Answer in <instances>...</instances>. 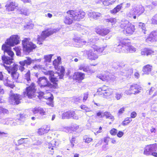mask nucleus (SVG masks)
<instances>
[{"label": "nucleus", "mask_w": 157, "mask_h": 157, "mask_svg": "<svg viewBox=\"0 0 157 157\" xmlns=\"http://www.w3.org/2000/svg\"><path fill=\"white\" fill-rule=\"evenodd\" d=\"M67 15L65 16L63 23L67 25L72 24L74 21H80L84 18L85 15V12L82 10H70L66 12Z\"/></svg>", "instance_id": "nucleus-1"}, {"label": "nucleus", "mask_w": 157, "mask_h": 157, "mask_svg": "<svg viewBox=\"0 0 157 157\" xmlns=\"http://www.w3.org/2000/svg\"><path fill=\"white\" fill-rule=\"evenodd\" d=\"M116 51L118 52L126 50L129 52H134L136 51V48L131 45L130 39L124 38L119 40L115 47Z\"/></svg>", "instance_id": "nucleus-2"}, {"label": "nucleus", "mask_w": 157, "mask_h": 157, "mask_svg": "<svg viewBox=\"0 0 157 157\" xmlns=\"http://www.w3.org/2000/svg\"><path fill=\"white\" fill-rule=\"evenodd\" d=\"M105 49V47H100L96 45H93L91 49L86 51L87 58L91 60L97 59L98 57V54L102 52Z\"/></svg>", "instance_id": "nucleus-3"}, {"label": "nucleus", "mask_w": 157, "mask_h": 157, "mask_svg": "<svg viewBox=\"0 0 157 157\" xmlns=\"http://www.w3.org/2000/svg\"><path fill=\"white\" fill-rule=\"evenodd\" d=\"M120 27L121 29H123V31L124 33L127 36L132 35L135 30V25L127 20L121 21Z\"/></svg>", "instance_id": "nucleus-4"}, {"label": "nucleus", "mask_w": 157, "mask_h": 157, "mask_svg": "<svg viewBox=\"0 0 157 157\" xmlns=\"http://www.w3.org/2000/svg\"><path fill=\"white\" fill-rule=\"evenodd\" d=\"M59 29H52L48 28L42 31L40 36H38L37 38V43L39 44H42V42L47 37L52 35L54 33L57 32Z\"/></svg>", "instance_id": "nucleus-5"}, {"label": "nucleus", "mask_w": 157, "mask_h": 157, "mask_svg": "<svg viewBox=\"0 0 157 157\" xmlns=\"http://www.w3.org/2000/svg\"><path fill=\"white\" fill-rule=\"evenodd\" d=\"M97 93L98 94L103 95L104 98H107L113 94V90L109 86L103 85L98 89Z\"/></svg>", "instance_id": "nucleus-6"}, {"label": "nucleus", "mask_w": 157, "mask_h": 157, "mask_svg": "<svg viewBox=\"0 0 157 157\" xmlns=\"http://www.w3.org/2000/svg\"><path fill=\"white\" fill-rule=\"evenodd\" d=\"M21 95L18 94H14L12 90L10 91L8 98L9 103L12 105H17L21 103Z\"/></svg>", "instance_id": "nucleus-7"}, {"label": "nucleus", "mask_w": 157, "mask_h": 157, "mask_svg": "<svg viewBox=\"0 0 157 157\" xmlns=\"http://www.w3.org/2000/svg\"><path fill=\"white\" fill-rule=\"evenodd\" d=\"M35 84L34 82L31 83L30 86L27 87L25 89V91L23 92L24 97L27 96L29 99H31L35 97L36 92Z\"/></svg>", "instance_id": "nucleus-8"}, {"label": "nucleus", "mask_w": 157, "mask_h": 157, "mask_svg": "<svg viewBox=\"0 0 157 157\" xmlns=\"http://www.w3.org/2000/svg\"><path fill=\"white\" fill-rule=\"evenodd\" d=\"M142 90V88L140 85L137 84L133 83L130 86L129 89L126 90L125 93L127 95H136L141 92Z\"/></svg>", "instance_id": "nucleus-9"}, {"label": "nucleus", "mask_w": 157, "mask_h": 157, "mask_svg": "<svg viewBox=\"0 0 157 157\" xmlns=\"http://www.w3.org/2000/svg\"><path fill=\"white\" fill-rule=\"evenodd\" d=\"M30 40V38H25L22 41L23 48L26 51L28 52H31L36 47L35 44L31 42H29Z\"/></svg>", "instance_id": "nucleus-10"}, {"label": "nucleus", "mask_w": 157, "mask_h": 157, "mask_svg": "<svg viewBox=\"0 0 157 157\" xmlns=\"http://www.w3.org/2000/svg\"><path fill=\"white\" fill-rule=\"evenodd\" d=\"M19 37L17 35H13L7 38L3 44L9 46L13 47L18 44L20 43Z\"/></svg>", "instance_id": "nucleus-11"}, {"label": "nucleus", "mask_w": 157, "mask_h": 157, "mask_svg": "<svg viewBox=\"0 0 157 157\" xmlns=\"http://www.w3.org/2000/svg\"><path fill=\"white\" fill-rule=\"evenodd\" d=\"M62 119H69L71 118L78 119V118L76 115L75 111L72 110H69L65 111L62 113L61 115Z\"/></svg>", "instance_id": "nucleus-12"}, {"label": "nucleus", "mask_w": 157, "mask_h": 157, "mask_svg": "<svg viewBox=\"0 0 157 157\" xmlns=\"http://www.w3.org/2000/svg\"><path fill=\"white\" fill-rule=\"evenodd\" d=\"M157 150V144H150L146 145L144 149V154L147 155H151L152 151Z\"/></svg>", "instance_id": "nucleus-13"}, {"label": "nucleus", "mask_w": 157, "mask_h": 157, "mask_svg": "<svg viewBox=\"0 0 157 157\" xmlns=\"http://www.w3.org/2000/svg\"><path fill=\"white\" fill-rule=\"evenodd\" d=\"M39 86L41 88H44L46 87H49L51 83L49 82L48 78L45 76L39 77L37 82Z\"/></svg>", "instance_id": "nucleus-14"}, {"label": "nucleus", "mask_w": 157, "mask_h": 157, "mask_svg": "<svg viewBox=\"0 0 157 157\" xmlns=\"http://www.w3.org/2000/svg\"><path fill=\"white\" fill-rule=\"evenodd\" d=\"M96 116L101 118H103L105 117L106 119H110L112 121H113L114 120V116L110 112L108 111H105L103 113L101 111H99L96 113Z\"/></svg>", "instance_id": "nucleus-15"}, {"label": "nucleus", "mask_w": 157, "mask_h": 157, "mask_svg": "<svg viewBox=\"0 0 157 157\" xmlns=\"http://www.w3.org/2000/svg\"><path fill=\"white\" fill-rule=\"evenodd\" d=\"M95 31L97 34L102 36L107 35L110 32L109 29L104 28L101 26H99L95 28Z\"/></svg>", "instance_id": "nucleus-16"}, {"label": "nucleus", "mask_w": 157, "mask_h": 157, "mask_svg": "<svg viewBox=\"0 0 157 157\" xmlns=\"http://www.w3.org/2000/svg\"><path fill=\"white\" fill-rule=\"evenodd\" d=\"M18 4L13 0H8L5 6L6 10L8 11H13L18 7Z\"/></svg>", "instance_id": "nucleus-17"}, {"label": "nucleus", "mask_w": 157, "mask_h": 157, "mask_svg": "<svg viewBox=\"0 0 157 157\" xmlns=\"http://www.w3.org/2000/svg\"><path fill=\"white\" fill-rule=\"evenodd\" d=\"M26 59L20 61L19 63L20 64L19 67V70L21 72L25 70L24 66L26 65L27 66L30 65L32 63V60L31 58L29 57H26Z\"/></svg>", "instance_id": "nucleus-18"}, {"label": "nucleus", "mask_w": 157, "mask_h": 157, "mask_svg": "<svg viewBox=\"0 0 157 157\" xmlns=\"http://www.w3.org/2000/svg\"><path fill=\"white\" fill-rule=\"evenodd\" d=\"M57 145V142L56 140L53 139L48 144L47 147L48 152L50 154L52 155L54 152V150L56 148Z\"/></svg>", "instance_id": "nucleus-19"}, {"label": "nucleus", "mask_w": 157, "mask_h": 157, "mask_svg": "<svg viewBox=\"0 0 157 157\" xmlns=\"http://www.w3.org/2000/svg\"><path fill=\"white\" fill-rule=\"evenodd\" d=\"M11 47L5 44H3L2 46V50L3 51L4 54L6 53L10 57L13 58L14 54L12 50Z\"/></svg>", "instance_id": "nucleus-20"}, {"label": "nucleus", "mask_w": 157, "mask_h": 157, "mask_svg": "<svg viewBox=\"0 0 157 157\" xmlns=\"http://www.w3.org/2000/svg\"><path fill=\"white\" fill-rule=\"evenodd\" d=\"M97 77L102 81L107 82L111 79V77L110 73L108 72H105L102 73L98 75Z\"/></svg>", "instance_id": "nucleus-21"}, {"label": "nucleus", "mask_w": 157, "mask_h": 157, "mask_svg": "<svg viewBox=\"0 0 157 157\" xmlns=\"http://www.w3.org/2000/svg\"><path fill=\"white\" fill-rule=\"evenodd\" d=\"M50 130V126L49 125H45L38 129L37 133L39 135H42L47 133Z\"/></svg>", "instance_id": "nucleus-22"}, {"label": "nucleus", "mask_w": 157, "mask_h": 157, "mask_svg": "<svg viewBox=\"0 0 157 157\" xmlns=\"http://www.w3.org/2000/svg\"><path fill=\"white\" fill-rule=\"evenodd\" d=\"M85 77L84 73L78 71L76 72L74 74L73 79L77 81L80 82L84 79Z\"/></svg>", "instance_id": "nucleus-23"}, {"label": "nucleus", "mask_w": 157, "mask_h": 157, "mask_svg": "<svg viewBox=\"0 0 157 157\" xmlns=\"http://www.w3.org/2000/svg\"><path fill=\"white\" fill-rule=\"evenodd\" d=\"M3 66L5 69L7 71L9 74H10L11 72H17L18 69H19V66L18 64L14 63L13 64L12 67L11 66H7L5 65H4Z\"/></svg>", "instance_id": "nucleus-24"}, {"label": "nucleus", "mask_w": 157, "mask_h": 157, "mask_svg": "<svg viewBox=\"0 0 157 157\" xmlns=\"http://www.w3.org/2000/svg\"><path fill=\"white\" fill-rule=\"evenodd\" d=\"M31 111L34 114L39 113L41 116L46 114V112L44 109L39 106H36L32 108Z\"/></svg>", "instance_id": "nucleus-25"}, {"label": "nucleus", "mask_w": 157, "mask_h": 157, "mask_svg": "<svg viewBox=\"0 0 157 157\" xmlns=\"http://www.w3.org/2000/svg\"><path fill=\"white\" fill-rule=\"evenodd\" d=\"M146 40L151 42L157 41V31L152 32L147 38Z\"/></svg>", "instance_id": "nucleus-26"}, {"label": "nucleus", "mask_w": 157, "mask_h": 157, "mask_svg": "<svg viewBox=\"0 0 157 157\" xmlns=\"http://www.w3.org/2000/svg\"><path fill=\"white\" fill-rule=\"evenodd\" d=\"M54 76H52L49 78L51 82L52 83V84L51 83V85L49 86V87L55 89L58 87L59 80L58 78Z\"/></svg>", "instance_id": "nucleus-27"}, {"label": "nucleus", "mask_w": 157, "mask_h": 157, "mask_svg": "<svg viewBox=\"0 0 157 157\" xmlns=\"http://www.w3.org/2000/svg\"><path fill=\"white\" fill-rule=\"evenodd\" d=\"M2 59L3 63V66L6 64L7 65H10L13 63V58L11 57H8L6 56L5 55L2 56Z\"/></svg>", "instance_id": "nucleus-28"}, {"label": "nucleus", "mask_w": 157, "mask_h": 157, "mask_svg": "<svg viewBox=\"0 0 157 157\" xmlns=\"http://www.w3.org/2000/svg\"><path fill=\"white\" fill-rule=\"evenodd\" d=\"M136 13L137 17H138L141 15L144 11V8L141 6H136L133 9Z\"/></svg>", "instance_id": "nucleus-29"}, {"label": "nucleus", "mask_w": 157, "mask_h": 157, "mask_svg": "<svg viewBox=\"0 0 157 157\" xmlns=\"http://www.w3.org/2000/svg\"><path fill=\"white\" fill-rule=\"evenodd\" d=\"M152 68L151 65L147 64L143 67L142 70L144 74L148 75L151 72Z\"/></svg>", "instance_id": "nucleus-30"}, {"label": "nucleus", "mask_w": 157, "mask_h": 157, "mask_svg": "<svg viewBox=\"0 0 157 157\" xmlns=\"http://www.w3.org/2000/svg\"><path fill=\"white\" fill-rule=\"evenodd\" d=\"M154 53V51L151 50L147 48H145L143 49L141 52V53L142 55H151Z\"/></svg>", "instance_id": "nucleus-31"}, {"label": "nucleus", "mask_w": 157, "mask_h": 157, "mask_svg": "<svg viewBox=\"0 0 157 157\" xmlns=\"http://www.w3.org/2000/svg\"><path fill=\"white\" fill-rule=\"evenodd\" d=\"M89 16L91 18L96 19L101 15V14L97 12H92L89 13Z\"/></svg>", "instance_id": "nucleus-32"}, {"label": "nucleus", "mask_w": 157, "mask_h": 157, "mask_svg": "<svg viewBox=\"0 0 157 157\" xmlns=\"http://www.w3.org/2000/svg\"><path fill=\"white\" fill-rule=\"evenodd\" d=\"M117 0H101L103 4L107 6L111 5L116 2Z\"/></svg>", "instance_id": "nucleus-33"}, {"label": "nucleus", "mask_w": 157, "mask_h": 157, "mask_svg": "<svg viewBox=\"0 0 157 157\" xmlns=\"http://www.w3.org/2000/svg\"><path fill=\"white\" fill-rule=\"evenodd\" d=\"M127 17L130 18L136 19L137 16L136 13L133 9L130 11L127 14Z\"/></svg>", "instance_id": "nucleus-34"}, {"label": "nucleus", "mask_w": 157, "mask_h": 157, "mask_svg": "<svg viewBox=\"0 0 157 157\" xmlns=\"http://www.w3.org/2000/svg\"><path fill=\"white\" fill-rule=\"evenodd\" d=\"M122 6L121 5H117L112 10H110V12L111 13L115 14L117 12L120 11L121 9Z\"/></svg>", "instance_id": "nucleus-35"}, {"label": "nucleus", "mask_w": 157, "mask_h": 157, "mask_svg": "<svg viewBox=\"0 0 157 157\" xmlns=\"http://www.w3.org/2000/svg\"><path fill=\"white\" fill-rule=\"evenodd\" d=\"M10 74L12 79L13 80L16 81L19 76V73L17 72H11Z\"/></svg>", "instance_id": "nucleus-36"}, {"label": "nucleus", "mask_w": 157, "mask_h": 157, "mask_svg": "<svg viewBox=\"0 0 157 157\" xmlns=\"http://www.w3.org/2000/svg\"><path fill=\"white\" fill-rule=\"evenodd\" d=\"M83 140L85 143L88 144L93 141V139L90 136L86 135L84 136Z\"/></svg>", "instance_id": "nucleus-37"}, {"label": "nucleus", "mask_w": 157, "mask_h": 157, "mask_svg": "<svg viewBox=\"0 0 157 157\" xmlns=\"http://www.w3.org/2000/svg\"><path fill=\"white\" fill-rule=\"evenodd\" d=\"M8 112V110L2 106H0V119L5 114Z\"/></svg>", "instance_id": "nucleus-38"}, {"label": "nucleus", "mask_w": 157, "mask_h": 157, "mask_svg": "<svg viewBox=\"0 0 157 157\" xmlns=\"http://www.w3.org/2000/svg\"><path fill=\"white\" fill-rule=\"evenodd\" d=\"M132 120L130 117H126L122 122L121 124L124 126H125L128 125L132 121Z\"/></svg>", "instance_id": "nucleus-39"}, {"label": "nucleus", "mask_w": 157, "mask_h": 157, "mask_svg": "<svg viewBox=\"0 0 157 157\" xmlns=\"http://www.w3.org/2000/svg\"><path fill=\"white\" fill-rule=\"evenodd\" d=\"M105 21L108 23L110 22L112 25H113L117 22V20L115 18H110L105 19Z\"/></svg>", "instance_id": "nucleus-40"}, {"label": "nucleus", "mask_w": 157, "mask_h": 157, "mask_svg": "<svg viewBox=\"0 0 157 157\" xmlns=\"http://www.w3.org/2000/svg\"><path fill=\"white\" fill-rule=\"evenodd\" d=\"M30 77V70H29L24 75L25 78L27 81L28 82L31 80Z\"/></svg>", "instance_id": "nucleus-41"}, {"label": "nucleus", "mask_w": 157, "mask_h": 157, "mask_svg": "<svg viewBox=\"0 0 157 157\" xmlns=\"http://www.w3.org/2000/svg\"><path fill=\"white\" fill-rule=\"evenodd\" d=\"M123 96V94L121 92H117L115 93L114 98L117 100L121 99Z\"/></svg>", "instance_id": "nucleus-42"}, {"label": "nucleus", "mask_w": 157, "mask_h": 157, "mask_svg": "<svg viewBox=\"0 0 157 157\" xmlns=\"http://www.w3.org/2000/svg\"><path fill=\"white\" fill-rule=\"evenodd\" d=\"M19 118L17 119L20 121H24L26 119V115L24 114H20L19 115Z\"/></svg>", "instance_id": "nucleus-43"}, {"label": "nucleus", "mask_w": 157, "mask_h": 157, "mask_svg": "<svg viewBox=\"0 0 157 157\" xmlns=\"http://www.w3.org/2000/svg\"><path fill=\"white\" fill-rule=\"evenodd\" d=\"M44 74L46 75H49V78L52 76H54V72L52 71H48L43 72Z\"/></svg>", "instance_id": "nucleus-44"}, {"label": "nucleus", "mask_w": 157, "mask_h": 157, "mask_svg": "<svg viewBox=\"0 0 157 157\" xmlns=\"http://www.w3.org/2000/svg\"><path fill=\"white\" fill-rule=\"evenodd\" d=\"M151 23L154 25H157V13L151 19Z\"/></svg>", "instance_id": "nucleus-45"}, {"label": "nucleus", "mask_w": 157, "mask_h": 157, "mask_svg": "<svg viewBox=\"0 0 157 157\" xmlns=\"http://www.w3.org/2000/svg\"><path fill=\"white\" fill-rule=\"evenodd\" d=\"M52 56L53 55L52 54L45 55L44 56V58L46 61L50 62Z\"/></svg>", "instance_id": "nucleus-46"}, {"label": "nucleus", "mask_w": 157, "mask_h": 157, "mask_svg": "<svg viewBox=\"0 0 157 157\" xmlns=\"http://www.w3.org/2000/svg\"><path fill=\"white\" fill-rule=\"evenodd\" d=\"M79 69L81 70H82L83 71L86 72H88L90 71L89 67L88 66L84 67L80 66Z\"/></svg>", "instance_id": "nucleus-47"}, {"label": "nucleus", "mask_w": 157, "mask_h": 157, "mask_svg": "<svg viewBox=\"0 0 157 157\" xmlns=\"http://www.w3.org/2000/svg\"><path fill=\"white\" fill-rule=\"evenodd\" d=\"M13 50L16 52V54L18 56L21 55V48L19 47H15L13 48Z\"/></svg>", "instance_id": "nucleus-48"}, {"label": "nucleus", "mask_w": 157, "mask_h": 157, "mask_svg": "<svg viewBox=\"0 0 157 157\" xmlns=\"http://www.w3.org/2000/svg\"><path fill=\"white\" fill-rule=\"evenodd\" d=\"M117 132V130L115 128H112L109 131L110 134L112 136H115Z\"/></svg>", "instance_id": "nucleus-49"}, {"label": "nucleus", "mask_w": 157, "mask_h": 157, "mask_svg": "<svg viewBox=\"0 0 157 157\" xmlns=\"http://www.w3.org/2000/svg\"><path fill=\"white\" fill-rule=\"evenodd\" d=\"M80 107L81 109L85 110L86 112H89L90 111V108L86 105H81Z\"/></svg>", "instance_id": "nucleus-50"}, {"label": "nucleus", "mask_w": 157, "mask_h": 157, "mask_svg": "<svg viewBox=\"0 0 157 157\" xmlns=\"http://www.w3.org/2000/svg\"><path fill=\"white\" fill-rule=\"evenodd\" d=\"M4 93V91L3 90L1 89L0 87V103H2L3 102V99L2 98V95Z\"/></svg>", "instance_id": "nucleus-51"}, {"label": "nucleus", "mask_w": 157, "mask_h": 157, "mask_svg": "<svg viewBox=\"0 0 157 157\" xmlns=\"http://www.w3.org/2000/svg\"><path fill=\"white\" fill-rule=\"evenodd\" d=\"M125 108L124 107L120 108L118 111L117 114L118 115H120L123 113L125 111Z\"/></svg>", "instance_id": "nucleus-52"}, {"label": "nucleus", "mask_w": 157, "mask_h": 157, "mask_svg": "<svg viewBox=\"0 0 157 157\" xmlns=\"http://www.w3.org/2000/svg\"><path fill=\"white\" fill-rule=\"evenodd\" d=\"M153 88H151L149 91V94L150 95H152V97H153L155 95H156L155 91H154Z\"/></svg>", "instance_id": "nucleus-53"}, {"label": "nucleus", "mask_w": 157, "mask_h": 157, "mask_svg": "<svg viewBox=\"0 0 157 157\" xmlns=\"http://www.w3.org/2000/svg\"><path fill=\"white\" fill-rule=\"evenodd\" d=\"M83 95L82 101L83 102H85L88 98V94L87 93H85Z\"/></svg>", "instance_id": "nucleus-54"}, {"label": "nucleus", "mask_w": 157, "mask_h": 157, "mask_svg": "<svg viewBox=\"0 0 157 157\" xmlns=\"http://www.w3.org/2000/svg\"><path fill=\"white\" fill-rule=\"evenodd\" d=\"M110 139V138L108 136H106L104 138L103 141L107 144H108L109 142Z\"/></svg>", "instance_id": "nucleus-55"}, {"label": "nucleus", "mask_w": 157, "mask_h": 157, "mask_svg": "<svg viewBox=\"0 0 157 157\" xmlns=\"http://www.w3.org/2000/svg\"><path fill=\"white\" fill-rule=\"evenodd\" d=\"M124 132L121 131H119L117 134V136L119 138H121L124 135Z\"/></svg>", "instance_id": "nucleus-56"}, {"label": "nucleus", "mask_w": 157, "mask_h": 157, "mask_svg": "<svg viewBox=\"0 0 157 157\" xmlns=\"http://www.w3.org/2000/svg\"><path fill=\"white\" fill-rule=\"evenodd\" d=\"M137 116V113L135 111H133L132 112L130 115V117L131 118H135Z\"/></svg>", "instance_id": "nucleus-57"}, {"label": "nucleus", "mask_w": 157, "mask_h": 157, "mask_svg": "<svg viewBox=\"0 0 157 157\" xmlns=\"http://www.w3.org/2000/svg\"><path fill=\"white\" fill-rule=\"evenodd\" d=\"M59 61H58L57 59H55L53 61V64L54 66H57L59 64Z\"/></svg>", "instance_id": "nucleus-58"}, {"label": "nucleus", "mask_w": 157, "mask_h": 157, "mask_svg": "<svg viewBox=\"0 0 157 157\" xmlns=\"http://www.w3.org/2000/svg\"><path fill=\"white\" fill-rule=\"evenodd\" d=\"M108 144H105L103 145L102 146V148L104 150H106L108 148V146L107 145Z\"/></svg>", "instance_id": "nucleus-59"}, {"label": "nucleus", "mask_w": 157, "mask_h": 157, "mask_svg": "<svg viewBox=\"0 0 157 157\" xmlns=\"http://www.w3.org/2000/svg\"><path fill=\"white\" fill-rule=\"evenodd\" d=\"M103 142V141L102 140L99 141L98 143L96 144L95 146L96 147H98L99 146H100L101 145Z\"/></svg>", "instance_id": "nucleus-60"}, {"label": "nucleus", "mask_w": 157, "mask_h": 157, "mask_svg": "<svg viewBox=\"0 0 157 157\" xmlns=\"http://www.w3.org/2000/svg\"><path fill=\"white\" fill-rule=\"evenodd\" d=\"M134 76L136 78H138L140 77V74H139V72H136L134 74Z\"/></svg>", "instance_id": "nucleus-61"}, {"label": "nucleus", "mask_w": 157, "mask_h": 157, "mask_svg": "<svg viewBox=\"0 0 157 157\" xmlns=\"http://www.w3.org/2000/svg\"><path fill=\"white\" fill-rule=\"evenodd\" d=\"M65 71V69H64V67H63L62 66L61 67V70L60 71L61 74L62 75H63V74H64V73Z\"/></svg>", "instance_id": "nucleus-62"}, {"label": "nucleus", "mask_w": 157, "mask_h": 157, "mask_svg": "<svg viewBox=\"0 0 157 157\" xmlns=\"http://www.w3.org/2000/svg\"><path fill=\"white\" fill-rule=\"evenodd\" d=\"M7 86L12 89L15 86V85L13 84H10L8 83H7Z\"/></svg>", "instance_id": "nucleus-63"}, {"label": "nucleus", "mask_w": 157, "mask_h": 157, "mask_svg": "<svg viewBox=\"0 0 157 157\" xmlns=\"http://www.w3.org/2000/svg\"><path fill=\"white\" fill-rule=\"evenodd\" d=\"M75 138L74 137H73L71 140V143L72 144V146H74V144L75 143Z\"/></svg>", "instance_id": "nucleus-64"}]
</instances>
